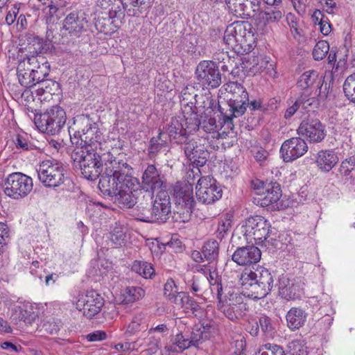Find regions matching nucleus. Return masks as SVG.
Returning <instances> with one entry per match:
<instances>
[{"mask_svg": "<svg viewBox=\"0 0 355 355\" xmlns=\"http://www.w3.org/2000/svg\"><path fill=\"white\" fill-rule=\"evenodd\" d=\"M300 107L306 111H314L319 106V101L315 97H310L309 94L304 92L297 98Z\"/></svg>", "mask_w": 355, "mask_h": 355, "instance_id": "41", "label": "nucleus"}, {"mask_svg": "<svg viewBox=\"0 0 355 355\" xmlns=\"http://www.w3.org/2000/svg\"><path fill=\"white\" fill-rule=\"evenodd\" d=\"M179 297H180V303L184 311L187 313L191 311L196 316V313L200 309L199 304L185 292H179Z\"/></svg>", "mask_w": 355, "mask_h": 355, "instance_id": "40", "label": "nucleus"}, {"mask_svg": "<svg viewBox=\"0 0 355 355\" xmlns=\"http://www.w3.org/2000/svg\"><path fill=\"white\" fill-rule=\"evenodd\" d=\"M338 157L334 150H321L316 157V164L322 172H329L338 162Z\"/></svg>", "mask_w": 355, "mask_h": 355, "instance_id": "28", "label": "nucleus"}, {"mask_svg": "<svg viewBox=\"0 0 355 355\" xmlns=\"http://www.w3.org/2000/svg\"><path fill=\"white\" fill-rule=\"evenodd\" d=\"M191 132H186V131L181 127L179 132V144H180V148L184 151L185 157L187 159V163L192 164L194 167L196 165V170L200 172L198 166H203L206 162L205 157H201L198 155V151L196 149V142L193 139H189L187 135H189Z\"/></svg>", "mask_w": 355, "mask_h": 355, "instance_id": "17", "label": "nucleus"}, {"mask_svg": "<svg viewBox=\"0 0 355 355\" xmlns=\"http://www.w3.org/2000/svg\"><path fill=\"white\" fill-rule=\"evenodd\" d=\"M261 252L254 245L237 247L232 255V259L240 266H250L258 263Z\"/></svg>", "mask_w": 355, "mask_h": 355, "instance_id": "18", "label": "nucleus"}, {"mask_svg": "<svg viewBox=\"0 0 355 355\" xmlns=\"http://www.w3.org/2000/svg\"><path fill=\"white\" fill-rule=\"evenodd\" d=\"M136 8H128L127 10V14L130 17H138L143 12V10H146L149 8L152 5V0H137Z\"/></svg>", "mask_w": 355, "mask_h": 355, "instance_id": "51", "label": "nucleus"}, {"mask_svg": "<svg viewBox=\"0 0 355 355\" xmlns=\"http://www.w3.org/2000/svg\"><path fill=\"white\" fill-rule=\"evenodd\" d=\"M37 85H38V86H42L46 89V92L49 94L56 90L59 87V83L58 82L48 78H45V79L41 80V82L37 83Z\"/></svg>", "mask_w": 355, "mask_h": 355, "instance_id": "58", "label": "nucleus"}, {"mask_svg": "<svg viewBox=\"0 0 355 355\" xmlns=\"http://www.w3.org/2000/svg\"><path fill=\"white\" fill-rule=\"evenodd\" d=\"M28 64L31 67L35 85L49 76L50 64L43 56H26Z\"/></svg>", "mask_w": 355, "mask_h": 355, "instance_id": "24", "label": "nucleus"}, {"mask_svg": "<svg viewBox=\"0 0 355 355\" xmlns=\"http://www.w3.org/2000/svg\"><path fill=\"white\" fill-rule=\"evenodd\" d=\"M316 84L317 88L319 89V94L322 92L324 83V78L319 76V73L315 70H309L304 72L299 78L297 85L298 87L305 89L311 87L313 84Z\"/></svg>", "mask_w": 355, "mask_h": 355, "instance_id": "30", "label": "nucleus"}, {"mask_svg": "<svg viewBox=\"0 0 355 355\" xmlns=\"http://www.w3.org/2000/svg\"><path fill=\"white\" fill-rule=\"evenodd\" d=\"M343 88L346 98L350 102L355 103V73L346 78Z\"/></svg>", "mask_w": 355, "mask_h": 355, "instance_id": "43", "label": "nucleus"}, {"mask_svg": "<svg viewBox=\"0 0 355 355\" xmlns=\"http://www.w3.org/2000/svg\"><path fill=\"white\" fill-rule=\"evenodd\" d=\"M193 168L189 170L184 179L179 182V222H189L193 211L196 201L193 197V186L195 184Z\"/></svg>", "mask_w": 355, "mask_h": 355, "instance_id": "6", "label": "nucleus"}, {"mask_svg": "<svg viewBox=\"0 0 355 355\" xmlns=\"http://www.w3.org/2000/svg\"><path fill=\"white\" fill-rule=\"evenodd\" d=\"M19 318L26 324L31 325L36 320V319L38 318V315L37 312L33 311V309L30 308V310H21L19 313Z\"/></svg>", "mask_w": 355, "mask_h": 355, "instance_id": "55", "label": "nucleus"}, {"mask_svg": "<svg viewBox=\"0 0 355 355\" xmlns=\"http://www.w3.org/2000/svg\"><path fill=\"white\" fill-rule=\"evenodd\" d=\"M194 87L191 85H187L182 91L181 95L179 96V101L181 104L182 117L179 116L180 119V125L186 131V132H193L198 130L200 124V119L195 105Z\"/></svg>", "mask_w": 355, "mask_h": 355, "instance_id": "5", "label": "nucleus"}, {"mask_svg": "<svg viewBox=\"0 0 355 355\" xmlns=\"http://www.w3.org/2000/svg\"><path fill=\"white\" fill-rule=\"evenodd\" d=\"M69 133L72 144L81 148L71 155L74 166L80 168L87 180H96L107 165L116 158L110 151L93 148V146L99 144L101 138L98 124L88 114L78 115L73 118V125L69 128Z\"/></svg>", "mask_w": 355, "mask_h": 355, "instance_id": "1", "label": "nucleus"}, {"mask_svg": "<svg viewBox=\"0 0 355 355\" xmlns=\"http://www.w3.org/2000/svg\"><path fill=\"white\" fill-rule=\"evenodd\" d=\"M14 143L17 149L24 151L31 150L33 149V145L31 144L28 139L21 135H17L14 140Z\"/></svg>", "mask_w": 355, "mask_h": 355, "instance_id": "57", "label": "nucleus"}, {"mask_svg": "<svg viewBox=\"0 0 355 355\" xmlns=\"http://www.w3.org/2000/svg\"><path fill=\"white\" fill-rule=\"evenodd\" d=\"M219 253V243L217 241L209 239L206 241L202 250L205 259L211 263L218 259Z\"/></svg>", "mask_w": 355, "mask_h": 355, "instance_id": "36", "label": "nucleus"}, {"mask_svg": "<svg viewBox=\"0 0 355 355\" xmlns=\"http://www.w3.org/2000/svg\"><path fill=\"white\" fill-rule=\"evenodd\" d=\"M168 135L159 130L158 135L152 137L149 141L148 156L150 159H154L159 153L168 150Z\"/></svg>", "mask_w": 355, "mask_h": 355, "instance_id": "29", "label": "nucleus"}, {"mask_svg": "<svg viewBox=\"0 0 355 355\" xmlns=\"http://www.w3.org/2000/svg\"><path fill=\"white\" fill-rule=\"evenodd\" d=\"M286 19L293 36L295 37L297 36H302V29L299 28L297 26V22L296 21L295 16L293 14L289 12L286 15Z\"/></svg>", "mask_w": 355, "mask_h": 355, "instance_id": "56", "label": "nucleus"}, {"mask_svg": "<svg viewBox=\"0 0 355 355\" xmlns=\"http://www.w3.org/2000/svg\"><path fill=\"white\" fill-rule=\"evenodd\" d=\"M125 16L117 17L114 15L98 16L95 21L96 30L105 35H110L115 32L123 24Z\"/></svg>", "mask_w": 355, "mask_h": 355, "instance_id": "26", "label": "nucleus"}, {"mask_svg": "<svg viewBox=\"0 0 355 355\" xmlns=\"http://www.w3.org/2000/svg\"><path fill=\"white\" fill-rule=\"evenodd\" d=\"M284 15V11L278 6H263V10L260 12L259 20V24L263 26L267 24L279 22Z\"/></svg>", "mask_w": 355, "mask_h": 355, "instance_id": "31", "label": "nucleus"}, {"mask_svg": "<svg viewBox=\"0 0 355 355\" xmlns=\"http://www.w3.org/2000/svg\"><path fill=\"white\" fill-rule=\"evenodd\" d=\"M126 235L124 233L123 228L121 227H116L110 233V240L116 245V247H121L124 243Z\"/></svg>", "mask_w": 355, "mask_h": 355, "instance_id": "52", "label": "nucleus"}, {"mask_svg": "<svg viewBox=\"0 0 355 355\" xmlns=\"http://www.w3.org/2000/svg\"><path fill=\"white\" fill-rule=\"evenodd\" d=\"M270 227V223L267 219L257 215L245 220V224L241 227V232L247 242L250 243L254 240L256 244H261L272 232Z\"/></svg>", "mask_w": 355, "mask_h": 355, "instance_id": "10", "label": "nucleus"}, {"mask_svg": "<svg viewBox=\"0 0 355 355\" xmlns=\"http://www.w3.org/2000/svg\"><path fill=\"white\" fill-rule=\"evenodd\" d=\"M131 269L146 279L151 278L152 275L155 273V270L151 263L143 261H135Z\"/></svg>", "mask_w": 355, "mask_h": 355, "instance_id": "38", "label": "nucleus"}, {"mask_svg": "<svg viewBox=\"0 0 355 355\" xmlns=\"http://www.w3.org/2000/svg\"><path fill=\"white\" fill-rule=\"evenodd\" d=\"M225 86V90L230 96L227 101L230 114L224 112V109L220 104H218V110L223 115L225 122H227L232 121L234 117L242 116L245 112L249 95L243 85L238 82H230Z\"/></svg>", "mask_w": 355, "mask_h": 355, "instance_id": "4", "label": "nucleus"}, {"mask_svg": "<svg viewBox=\"0 0 355 355\" xmlns=\"http://www.w3.org/2000/svg\"><path fill=\"white\" fill-rule=\"evenodd\" d=\"M214 60L212 62H216V64H220L221 62H228L230 63L232 61L230 56L227 51H224L223 50H218L216 51L213 55Z\"/></svg>", "mask_w": 355, "mask_h": 355, "instance_id": "59", "label": "nucleus"}, {"mask_svg": "<svg viewBox=\"0 0 355 355\" xmlns=\"http://www.w3.org/2000/svg\"><path fill=\"white\" fill-rule=\"evenodd\" d=\"M24 65V63L23 65L21 62L17 69V75L20 85L26 88L36 86L35 80H33L31 67L25 69Z\"/></svg>", "mask_w": 355, "mask_h": 355, "instance_id": "35", "label": "nucleus"}, {"mask_svg": "<svg viewBox=\"0 0 355 355\" xmlns=\"http://www.w3.org/2000/svg\"><path fill=\"white\" fill-rule=\"evenodd\" d=\"M67 121L64 110L59 105L47 109L44 112L37 114L34 122L37 128L44 133L55 135L60 132Z\"/></svg>", "mask_w": 355, "mask_h": 355, "instance_id": "7", "label": "nucleus"}, {"mask_svg": "<svg viewBox=\"0 0 355 355\" xmlns=\"http://www.w3.org/2000/svg\"><path fill=\"white\" fill-rule=\"evenodd\" d=\"M142 189L146 191L154 193L155 191L164 190L166 188L163 177L153 164L148 165L142 175Z\"/></svg>", "mask_w": 355, "mask_h": 355, "instance_id": "20", "label": "nucleus"}, {"mask_svg": "<svg viewBox=\"0 0 355 355\" xmlns=\"http://www.w3.org/2000/svg\"><path fill=\"white\" fill-rule=\"evenodd\" d=\"M280 296L286 300H294L301 297L303 288L298 279L282 277L279 282Z\"/></svg>", "mask_w": 355, "mask_h": 355, "instance_id": "21", "label": "nucleus"}, {"mask_svg": "<svg viewBox=\"0 0 355 355\" xmlns=\"http://www.w3.org/2000/svg\"><path fill=\"white\" fill-rule=\"evenodd\" d=\"M62 327V323L60 320L51 318L42 321L41 330L49 334H57Z\"/></svg>", "mask_w": 355, "mask_h": 355, "instance_id": "44", "label": "nucleus"}, {"mask_svg": "<svg viewBox=\"0 0 355 355\" xmlns=\"http://www.w3.org/2000/svg\"><path fill=\"white\" fill-rule=\"evenodd\" d=\"M19 12V7L18 5L15 4L11 9L8 12L6 17V21L8 25H12L17 19Z\"/></svg>", "mask_w": 355, "mask_h": 355, "instance_id": "61", "label": "nucleus"}, {"mask_svg": "<svg viewBox=\"0 0 355 355\" xmlns=\"http://www.w3.org/2000/svg\"><path fill=\"white\" fill-rule=\"evenodd\" d=\"M223 42L238 55H244L253 49L254 35L250 25L244 21H236L226 28Z\"/></svg>", "mask_w": 355, "mask_h": 355, "instance_id": "3", "label": "nucleus"}, {"mask_svg": "<svg viewBox=\"0 0 355 355\" xmlns=\"http://www.w3.org/2000/svg\"><path fill=\"white\" fill-rule=\"evenodd\" d=\"M107 338V334L104 331L98 330L89 334L87 339L89 342L104 340Z\"/></svg>", "mask_w": 355, "mask_h": 355, "instance_id": "64", "label": "nucleus"}, {"mask_svg": "<svg viewBox=\"0 0 355 355\" xmlns=\"http://www.w3.org/2000/svg\"><path fill=\"white\" fill-rule=\"evenodd\" d=\"M146 329L147 326L144 322V313H140L133 317L132 322L127 327L125 334L128 336H132L141 331H146Z\"/></svg>", "mask_w": 355, "mask_h": 355, "instance_id": "37", "label": "nucleus"}, {"mask_svg": "<svg viewBox=\"0 0 355 355\" xmlns=\"http://www.w3.org/2000/svg\"><path fill=\"white\" fill-rule=\"evenodd\" d=\"M248 107L252 112H260L265 113L268 110V107L266 104L263 103V101L260 98L250 100L246 103V108Z\"/></svg>", "mask_w": 355, "mask_h": 355, "instance_id": "53", "label": "nucleus"}, {"mask_svg": "<svg viewBox=\"0 0 355 355\" xmlns=\"http://www.w3.org/2000/svg\"><path fill=\"white\" fill-rule=\"evenodd\" d=\"M96 5L102 10H107L105 15H114L117 17L125 16V8L121 0H97Z\"/></svg>", "mask_w": 355, "mask_h": 355, "instance_id": "33", "label": "nucleus"}, {"mask_svg": "<svg viewBox=\"0 0 355 355\" xmlns=\"http://www.w3.org/2000/svg\"><path fill=\"white\" fill-rule=\"evenodd\" d=\"M207 279L209 282L211 292H216L218 300H220V298H222V295L223 294V287L221 277L218 276L216 270H214L209 272V275L207 277Z\"/></svg>", "mask_w": 355, "mask_h": 355, "instance_id": "42", "label": "nucleus"}, {"mask_svg": "<svg viewBox=\"0 0 355 355\" xmlns=\"http://www.w3.org/2000/svg\"><path fill=\"white\" fill-rule=\"evenodd\" d=\"M87 21L83 12H72L67 15L63 27L72 37H78L86 31Z\"/></svg>", "mask_w": 355, "mask_h": 355, "instance_id": "22", "label": "nucleus"}, {"mask_svg": "<svg viewBox=\"0 0 355 355\" xmlns=\"http://www.w3.org/2000/svg\"><path fill=\"white\" fill-rule=\"evenodd\" d=\"M105 300L96 291H87L85 293L78 295L76 309L81 311L84 316L92 318L101 311Z\"/></svg>", "mask_w": 355, "mask_h": 355, "instance_id": "14", "label": "nucleus"}, {"mask_svg": "<svg viewBox=\"0 0 355 355\" xmlns=\"http://www.w3.org/2000/svg\"><path fill=\"white\" fill-rule=\"evenodd\" d=\"M218 307L232 321L243 318L249 311V306L244 301L225 304L220 298V300H218Z\"/></svg>", "mask_w": 355, "mask_h": 355, "instance_id": "25", "label": "nucleus"}, {"mask_svg": "<svg viewBox=\"0 0 355 355\" xmlns=\"http://www.w3.org/2000/svg\"><path fill=\"white\" fill-rule=\"evenodd\" d=\"M329 51V45L327 41L318 42L313 51V57L315 60H322Z\"/></svg>", "mask_w": 355, "mask_h": 355, "instance_id": "50", "label": "nucleus"}, {"mask_svg": "<svg viewBox=\"0 0 355 355\" xmlns=\"http://www.w3.org/2000/svg\"><path fill=\"white\" fill-rule=\"evenodd\" d=\"M257 355H286V354L282 346L266 343L259 350Z\"/></svg>", "mask_w": 355, "mask_h": 355, "instance_id": "49", "label": "nucleus"}, {"mask_svg": "<svg viewBox=\"0 0 355 355\" xmlns=\"http://www.w3.org/2000/svg\"><path fill=\"white\" fill-rule=\"evenodd\" d=\"M33 187L32 178L21 173L10 174L2 184L4 193L14 200L25 198L33 190Z\"/></svg>", "mask_w": 355, "mask_h": 355, "instance_id": "9", "label": "nucleus"}, {"mask_svg": "<svg viewBox=\"0 0 355 355\" xmlns=\"http://www.w3.org/2000/svg\"><path fill=\"white\" fill-rule=\"evenodd\" d=\"M223 190L220 185L211 176L199 178L196 185V196L203 204H213L221 198Z\"/></svg>", "mask_w": 355, "mask_h": 355, "instance_id": "12", "label": "nucleus"}, {"mask_svg": "<svg viewBox=\"0 0 355 355\" xmlns=\"http://www.w3.org/2000/svg\"><path fill=\"white\" fill-rule=\"evenodd\" d=\"M132 169L126 161L116 157L99 176L98 187L102 194L121 208L133 207L141 191L138 179L131 175Z\"/></svg>", "mask_w": 355, "mask_h": 355, "instance_id": "2", "label": "nucleus"}, {"mask_svg": "<svg viewBox=\"0 0 355 355\" xmlns=\"http://www.w3.org/2000/svg\"><path fill=\"white\" fill-rule=\"evenodd\" d=\"M307 150L308 146L305 140L300 137H295L283 142L279 153L285 162H290L304 155Z\"/></svg>", "mask_w": 355, "mask_h": 355, "instance_id": "16", "label": "nucleus"}, {"mask_svg": "<svg viewBox=\"0 0 355 355\" xmlns=\"http://www.w3.org/2000/svg\"><path fill=\"white\" fill-rule=\"evenodd\" d=\"M193 41L196 42V37L193 35H189L184 37L182 40L183 49L187 52H195L196 49Z\"/></svg>", "mask_w": 355, "mask_h": 355, "instance_id": "63", "label": "nucleus"}, {"mask_svg": "<svg viewBox=\"0 0 355 355\" xmlns=\"http://www.w3.org/2000/svg\"><path fill=\"white\" fill-rule=\"evenodd\" d=\"M36 171L40 182L45 187L55 188L64 182V166L55 160L42 161Z\"/></svg>", "mask_w": 355, "mask_h": 355, "instance_id": "8", "label": "nucleus"}, {"mask_svg": "<svg viewBox=\"0 0 355 355\" xmlns=\"http://www.w3.org/2000/svg\"><path fill=\"white\" fill-rule=\"evenodd\" d=\"M307 314L300 307H292L286 315L288 327L294 331L302 327L306 320Z\"/></svg>", "mask_w": 355, "mask_h": 355, "instance_id": "32", "label": "nucleus"}, {"mask_svg": "<svg viewBox=\"0 0 355 355\" xmlns=\"http://www.w3.org/2000/svg\"><path fill=\"white\" fill-rule=\"evenodd\" d=\"M171 214L170 196L166 190H161L158 191L153 202L150 215L141 218L140 220L146 223H163L166 222Z\"/></svg>", "mask_w": 355, "mask_h": 355, "instance_id": "11", "label": "nucleus"}, {"mask_svg": "<svg viewBox=\"0 0 355 355\" xmlns=\"http://www.w3.org/2000/svg\"><path fill=\"white\" fill-rule=\"evenodd\" d=\"M196 73L201 83L209 87L216 88L222 83V75L216 62L201 61L196 69Z\"/></svg>", "mask_w": 355, "mask_h": 355, "instance_id": "15", "label": "nucleus"}, {"mask_svg": "<svg viewBox=\"0 0 355 355\" xmlns=\"http://www.w3.org/2000/svg\"><path fill=\"white\" fill-rule=\"evenodd\" d=\"M145 295V291L141 287L129 286L125 290L123 295V299L121 302L123 304H130L139 300Z\"/></svg>", "mask_w": 355, "mask_h": 355, "instance_id": "39", "label": "nucleus"}, {"mask_svg": "<svg viewBox=\"0 0 355 355\" xmlns=\"http://www.w3.org/2000/svg\"><path fill=\"white\" fill-rule=\"evenodd\" d=\"M268 182H263L259 179L255 178L250 181V187L254 191V196L262 193L266 189V185Z\"/></svg>", "mask_w": 355, "mask_h": 355, "instance_id": "60", "label": "nucleus"}, {"mask_svg": "<svg viewBox=\"0 0 355 355\" xmlns=\"http://www.w3.org/2000/svg\"><path fill=\"white\" fill-rule=\"evenodd\" d=\"M240 284L244 287L248 297L254 300H259L265 297L268 294L270 293V290L266 287H263L262 284H259L257 281L249 280L248 283H245L239 279Z\"/></svg>", "mask_w": 355, "mask_h": 355, "instance_id": "34", "label": "nucleus"}, {"mask_svg": "<svg viewBox=\"0 0 355 355\" xmlns=\"http://www.w3.org/2000/svg\"><path fill=\"white\" fill-rule=\"evenodd\" d=\"M297 132L313 144L322 142L327 135L325 125L318 119L311 116V114L302 121L297 129Z\"/></svg>", "mask_w": 355, "mask_h": 355, "instance_id": "13", "label": "nucleus"}, {"mask_svg": "<svg viewBox=\"0 0 355 355\" xmlns=\"http://www.w3.org/2000/svg\"><path fill=\"white\" fill-rule=\"evenodd\" d=\"M25 38L27 42L26 49L34 56H40L39 54L46 53L49 50L50 46H52L50 42H44L42 38L33 33L26 34Z\"/></svg>", "mask_w": 355, "mask_h": 355, "instance_id": "27", "label": "nucleus"}, {"mask_svg": "<svg viewBox=\"0 0 355 355\" xmlns=\"http://www.w3.org/2000/svg\"><path fill=\"white\" fill-rule=\"evenodd\" d=\"M240 279L245 283H248L249 280L257 281L262 284L263 287H266L270 291L273 287L274 279L271 272L265 268H259L255 271L245 270L241 274Z\"/></svg>", "mask_w": 355, "mask_h": 355, "instance_id": "23", "label": "nucleus"}, {"mask_svg": "<svg viewBox=\"0 0 355 355\" xmlns=\"http://www.w3.org/2000/svg\"><path fill=\"white\" fill-rule=\"evenodd\" d=\"M234 6L231 8H228L229 11L236 17H241L243 19L245 12H247L245 9V1L241 4L235 3Z\"/></svg>", "mask_w": 355, "mask_h": 355, "instance_id": "62", "label": "nucleus"}, {"mask_svg": "<svg viewBox=\"0 0 355 355\" xmlns=\"http://www.w3.org/2000/svg\"><path fill=\"white\" fill-rule=\"evenodd\" d=\"M340 173L346 177L352 178L355 175V155L345 159L340 166Z\"/></svg>", "mask_w": 355, "mask_h": 355, "instance_id": "47", "label": "nucleus"}, {"mask_svg": "<svg viewBox=\"0 0 355 355\" xmlns=\"http://www.w3.org/2000/svg\"><path fill=\"white\" fill-rule=\"evenodd\" d=\"M258 323L264 335L272 336L274 334L275 331V324L270 317L264 314L261 315L259 318Z\"/></svg>", "mask_w": 355, "mask_h": 355, "instance_id": "46", "label": "nucleus"}, {"mask_svg": "<svg viewBox=\"0 0 355 355\" xmlns=\"http://www.w3.org/2000/svg\"><path fill=\"white\" fill-rule=\"evenodd\" d=\"M245 294L241 293L238 288H225V304H234L236 302H243L245 300Z\"/></svg>", "mask_w": 355, "mask_h": 355, "instance_id": "45", "label": "nucleus"}, {"mask_svg": "<svg viewBox=\"0 0 355 355\" xmlns=\"http://www.w3.org/2000/svg\"><path fill=\"white\" fill-rule=\"evenodd\" d=\"M164 295L171 302H176L178 296V287L173 279H168L164 284Z\"/></svg>", "mask_w": 355, "mask_h": 355, "instance_id": "48", "label": "nucleus"}, {"mask_svg": "<svg viewBox=\"0 0 355 355\" xmlns=\"http://www.w3.org/2000/svg\"><path fill=\"white\" fill-rule=\"evenodd\" d=\"M231 228V220L225 218L218 222V228L216 231V237L222 240L227 234Z\"/></svg>", "mask_w": 355, "mask_h": 355, "instance_id": "54", "label": "nucleus"}, {"mask_svg": "<svg viewBox=\"0 0 355 355\" xmlns=\"http://www.w3.org/2000/svg\"><path fill=\"white\" fill-rule=\"evenodd\" d=\"M262 193L252 197V202L257 206L266 207L276 203L282 196L280 185L277 182H270Z\"/></svg>", "mask_w": 355, "mask_h": 355, "instance_id": "19", "label": "nucleus"}]
</instances>
